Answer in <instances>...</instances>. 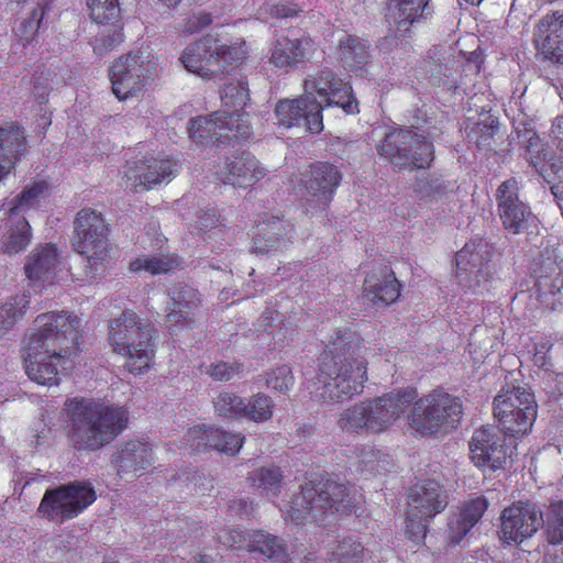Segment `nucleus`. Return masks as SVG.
Segmentation results:
<instances>
[{
  "instance_id": "44",
  "label": "nucleus",
  "mask_w": 563,
  "mask_h": 563,
  "mask_svg": "<svg viewBox=\"0 0 563 563\" xmlns=\"http://www.w3.org/2000/svg\"><path fill=\"white\" fill-rule=\"evenodd\" d=\"M245 398L231 390H222L214 399V409L219 416L244 417Z\"/></svg>"
},
{
  "instance_id": "32",
  "label": "nucleus",
  "mask_w": 563,
  "mask_h": 563,
  "mask_svg": "<svg viewBox=\"0 0 563 563\" xmlns=\"http://www.w3.org/2000/svg\"><path fill=\"white\" fill-rule=\"evenodd\" d=\"M217 537L224 545H231V548L236 545L250 551H260L265 556H276L283 550L282 544L274 536L265 534L262 530H257L246 538L242 530L221 529L217 532Z\"/></svg>"
},
{
  "instance_id": "24",
  "label": "nucleus",
  "mask_w": 563,
  "mask_h": 563,
  "mask_svg": "<svg viewBox=\"0 0 563 563\" xmlns=\"http://www.w3.org/2000/svg\"><path fill=\"white\" fill-rule=\"evenodd\" d=\"M432 13L431 0H389L386 18L398 36H409L413 25Z\"/></svg>"
},
{
  "instance_id": "31",
  "label": "nucleus",
  "mask_w": 563,
  "mask_h": 563,
  "mask_svg": "<svg viewBox=\"0 0 563 563\" xmlns=\"http://www.w3.org/2000/svg\"><path fill=\"white\" fill-rule=\"evenodd\" d=\"M217 537L224 545H231V548L236 545L250 551H260L265 556H276L283 550L282 544L274 536L265 534L262 530H257L246 538L242 530L221 529L217 532Z\"/></svg>"
},
{
  "instance_id": "26",
  "label": "nucleus",
  "mask_w": 563,
  "mask_h": 563,
  "mask_svg": "<svg viewBox=\"0 0 563 563\" xmlns=\"http://www.w3.org/2000/svg\"><path fill=\"white\" fill-rule=\"evenodd\" d=\"M533 40L543 57L563 65V11L542 16L536 26Z\"/></svg>"
},
{
  "instance_id": "33",
  "label": "nucleus",
  "mask_w": 563,
  "mask_h": 563,
  "mask_svg": "<svg viewBox=\"0 0 563 563\" xmlns=\"http://www.w3.org/2000/svg\"><path fill=\"white\" fill-rule=\"evenodd\" d=\"M489 506L485 496H476L471 500L464 501L457 512H455L449 522L448 538L453 544H459L468 531L477 525L481 517Z\"/></svg>"
},
{
  "instance_id": "40",
  "label": "nucleus",
  "mask_w": 563,
  "mask_h": 563,
  "mask_svg": "<svg viewBox=\"0 0 563 563\" xmlns=\"http://www.w3.org/2000/svg\"><path fill=\"white\" fill-rule=\"evenodd\" d=\"M340 57L350 71L362 74L369 58L368 44L356 36H346L340 43Z\"/></svg>"
},
{
  "instance_id": "27",
  "label": "nucleus",
  "mask_w": 563,
  "mask_h": 563,
  "mask_svg": "<svg viewBox=\"0 0 563 563\" xmlns=\"http://www.w3.org/2000/svg\"><path fill=\"white\" fill-rule=\"evenodd\" d=\"M471 459L477 467L499 468L506 462V451L494 429H478L472 435Z\"/></svg>"
},
{
  "instance_id": "25",
  "label": "nucleus",
  "mask_w": 563,
  "mask_h": 563,
  "mask_svg": "<svg viewBox=\"0 0 563 563\" xmlns=\"http://www.w3.org/2000/svg\"><path fill=\"white\" fill-rule=\"evenodd\" d=\"M14 198L7 199L0 208V222L5 233L1 240V251L16 254L27 247L32 241V227L20 210L12 208Z\"/></svg>"
},
{
  "instance_id": "55",
  "label": "nucleus",
  "mask_w": 563,
  "mask_h": 563,
  "mask_svg": "<svg viewBox=\"0 0 563 563\" xmlns=\"http://www.w3.org/2000/svg\"><path fill=\"white\" fill-rule=\"evenodd\" d=\"M297 12V7H291V4H276L272 8L273 16H294Z\"/></svg>"
},
{
  "instance_id": "8",
  "label": "nucleus",
  "mask_w": 563,
  "mask_h": 563,
  "mask_svg": "<svg viewBox=\"0 0 563 563\" xmlns=\"http://www.w3.org/2000/svg\"><path fill=\"white\" fill-rule=\"evenodd\" d=\"M159 73L158 58L150 47H140L113 59L108 69L118 100L139 99Z\"/></svg>"
},
{
  "instance_id": "45",
  "label": "nucleus",
  "mask_w": 563,
  "mask_h": 563,
  "mask_svg": "<svg viewBox=\"0 0 563 563\" xmlns=\"http://www.w3.org/2000/svg\"><path fill=\"white\" fill-rule=\"evenodd\" d=\"M544 525L549 542H563V501H555L548 507Z\"/></svg>"
},
{
  "instance_id": "43",
  "label": "nucleus",
  "mask_w": 563,
  "mask_h": 563,
  "mask_svg": "<svg viewBox=\"0 0 563 563\" xmlns=\"http://www.w3.org/2000/svg\"><path fill=\"white\" fill-rule=\"evenodd\" d=\"M275 402L269 395L256 393L245 398L244 417L254 422H266L274 416Z\"/></svg>"
},
{
  "instance_id": "17",
  "label": "nucleus",
  "mask_w": 563,
  "mask_h": 563,
  "mask_svg": "<svg viewBox=\"0 0 563 563\" xmlns=\"http://www.w3.org/2000/svg\"><path fill=\"white\" fill-rule=\"evenodd\" d=\"M178 168V162L169 156L130 161L122 169V183L134 190H150L161 183H169Z\"/></svg>"
},
{
  "instance_id": "49",
  "label": "nucleus",
  "mask_w": 563,
  "mask_h": 563,
  "mask_svg": "<svg viewBox=\"0 0 563 563\" xmlns=\"http://www.w3.org/2000/svg\"><path fill=\"white\" fill-rule=\"evenodd\" d=\"M242 366L239 362H213L206 368V373L213 377V379H218L219 382H227V379H232L235 374L240 373Z\"/></svg>"
},
{
  "instance_id": "60",
  "label": "nucleus",
  "mask_w": 563,
  "mask_h": 563,
  "mask_svg": "<svg viewBox=\"0 0 563 563\" xmlns=\"http://www.w3.org/2000/svg\"><path fill=\"white\" fill-rule=\"evenodd\" d=\"M221 297H222L223 299H224V297H227V292H225V290H222Z\"/></svg>"
},
{
  "instance_id": "59",
  "label": "nucleus",
  "mask_w": 563,
  "mask_h": 563,
  "mask_svg": "<svg viewBox=\"0 0 563 563\" xmlns=\"http://www.w3.org/2000/svg\"><path fill=\"white\" fill-rule=\"evenodd\" d=\"M465 2H468V3H479V2H482V0H465Z\"/></svg>"
},
{
  "instance_id": "1",
  "label": "nucleus",
  "mask_w": 563,
  "mask_h": 563,
  "mask_svg": "<svg viewBox=\"0 0 563 563\" xmlns=\"http://www.w3.org/2000/svg\"><path fill=\"white\" fill-rule=\"evenodd\" d=\"M415 387L391 390L375 400L353 405L341 416L339 423L346 431H383L397 421L413 402L408 417L412 430L420 434L445 433L456 428L463 417V404L446 390L434 389L417 400Z\"/></svg>"
},
{
  "instance_id": "35",
  "label": "nucleus",
  "mask_w": 563,
  "mask_h": 563,
  "mask_svg": "<svg viewBox=\"0 0 563 563\" xmlns=\"http://www.w3.org/2000/svg\"><path fill=\"white\" fill-rule=\"evenodd\" d=\"M264 175V167L254 156H242L225 164L219 172V179L233 186H249Z\"/></svg>"
},
{
  "instance_id": "4",
  "label": "nucleus",
  "mask_w": 563,
  "mask_h": 563,
  "mask_svg": "<svg viewBox=\"0 0 563 563\" xmlns=\"http://www.w3.org/2000/svg\"><path fill=\"white\" fill-rule=\"evenodd\" d=\"M369 347L352 330H338L329 339L319 362V395L325 401H343L362 391L368 379Z\"/></svg>"
},
{
  "instance_id": "52",
  "label": "nucleus",
  "mask_w": 563,
  "mask_h": 563,
  "mask_svg": "<svg viewBox=\"0 0 563 563\" xmlns=\"http://www.w3.org/2000/svg\"><path fill=\"white\" fill-rule=\"evenodd\" d=\"M212 22L211 15L209 13H206V11H198L197 13H194L187 22H185L183 26L184 32H196L200 31V29L207 27L209 23Z\"/></svg>"
},
{
  "instance_id": "63",
  "label": "nucleus",
  "mask_w": 563,
  "mask_h": 563,
  "mask_svg": "<svg viewBox=\"0 0 563 563\" xmlns=\"http://www.w3.org/2000/svg\"><path fill=\"white\" fill-rule=\"evenodd\" d=\"M15 2H21V0H15Z\"/></svg>"
},
{
  "instance_id": "15",
  "label": "nucleus",
  "mask_w": 563,
  "mask_h": 563,
  "mask_svg": "<svg viewBox=\"0 0 563 563\" xmlns=\"http://www.w3.org/2000/svg\"><path fill=\"white\" fill-rule=\"evenodd\" d=\"M382 156L399 168L417 166L424 168L433 158V145L412 130H394L377 145Z\"/></svg>"
},
{
  "instance_id": "57",
  "label": "nucleus",
  "mask_w": 563,
  "mask_h": 563,
  "mask_svg": "<svg viewBox=\"0 0 563 563\" xmlns=\"http://www.w3.org/2000/svg\"><path fill=\"white\" fill-rule=\"evenodd\" d=\"M276 234L277 233L274 232V227H272V232L266 235V239H272V241L274 243L272 249H277V247H279V245H282V242L278 238H276ZM268 243H271L269 240H268Z\"/></svg>"
},
{
  "instance_id": "22",
  "label": "nucleus",
  "mask_w": 563,
  "mask_h": 563,
  "mask_svg": "<svg viewBox=\"0 0 563 563\" xmlns=\"http://www.w3.org/2000/svg\"><path fill=\"white\" fill-rule=\"evenodd\" d=\"M517 179H506L499 185L496 194L499 218L510 233H521L532 219L531 210L522 203L518 196Z\"/></svg>"
},
{
  "instance_id": "58",
  "label": "nucleus",
  "mask_w": 563,
  "mask_h": 563,
  "mask_svg": "<svg viewBox=\"0 0 563 563\" xmlns=\"http://www.w3.org/2000/svg\"><path fill=\"white\" fill-rule=\"evenodd\" d=\"M161 2L173 8V5H177V3L181 2V0H161Z\"/></svg>"
},
{
  "instance_id": "62",
  "label": "nucleus",
  "mask_w": 563,
  "mask_h": 563,
  "mask_svg": "<svg viewBox=\"0 0 563 563\" xmlns=\"http://www.w3.org/2000/svg\"><path fill=\"white\" fill-rule=\"evenodd\" d=\"M108 563H117L115 561H108Z\"/></svg>"
},
{
  "instance_id": "37",
  "label": "nucleus",
  "mask_w": 563,
  "mask_h": 563,
  "mask_svg": "<svg viewBox=\"0 0 563 563\" xmlns=\"http://www.w3.org/2000/svg\"><path fill=\"white\" fill-rule=\"evenodd\" d=\"M532 272L542 294L560 290V267L554 251L548 250L541 253L532 264Z\"/></svg>"
},
{
  "instance_id": "18",
  "label": "nucleus",
  "mask_w": 563,
  "mask_h": 563,
  "mask_svg": "<svg viewBox=\"0 0 563 563\" xmlns=\"http://www.w3.org/2000/svg\"><path fill=\"white\" fill-rule=\"evenodd\" d=\"M327 507L332 511H340V514L351 510L352 503L346 487L333 486L331 492H320L316 495L314 487L306 486L284 510L299 521V519L310 516L312 510Z\"/></svg>"
},
{
  "instance_id": "54",
  "label": "nucleus",
  "mask_w": 563,
  "mask_h": 563,
  "mask_svg": "<svg viewBox=\"0 0 563 563\" xmlns=\"http://www.w3.org/2000/svg\"><path fill=\"white\" fill-rule=\"evenodd\" d=\"M273 245L274 243L272 239H267V235H264L263 238L257 235V238H254L252 250L254 252H258L260 254H264V252L272 251Z\"/></svg>"
},
{
  "instance_id": "16",
  "label": "nucleus",
  "mask_w": 563,
  "mask_h": 563,
  "mask_svg": "<svg viewBox=\"0 0 563 563\" xmlns=\"http://www.w3.org/2000/svg\"><path fill=\"white\" fill-rule=\"evenodd\" d=\"M499 539L505 544H521L525 540L536 536L542 525L544 515L536 504L515 501L505 507L500 515Z\"/></svg>"
},
{
  "instance_id": "50",
  "label": "nucleus",
  "mask_w": 563,
  "mask_h": 563,
  "mask_svg": "<svg viewBox=\"0 0 563 563\" xmlns=\"http://www.w3.org/2000/svg\"><path fill=\"white\" fill-rule=\"evenodd\" d=\"M45 16V8L42 4H37L36 8L33 9L31 18L27 21L22 22L19 27V36L24 40H33L36 36L37 30L41 25L43 18Z\"/></svg>"
},
{
  "instance_id": "10",
  "label": "nucleus",
  "mask_w": 563,
  "mask_h": 563,
  "mask_svg": "<svg viewBox=\"0 0 563 563\" xmlns=\"http://www.w3.org/2000/svg\"><path fill=\"white\" fill-rule=\"evenodd\" d=\"M492 254V247L483 239L466 242L455 254V280L466 294L489 290L495 276Z\"/></svg>"
},
{
  "instance_id": "56",
  "label": "nucleus",
  "mask_w": 563,
  "mask_h": 563,
  "mask_svg": "<svg viewBox=\"0 0 563 563\" xmlns=\"http://www.w3.org/2000/svg\"><path fill=\"white\" fill-rule=\"evenodd\" d=\"M552 134L558 141L561 152H563V115L556 117L552 125Z\"/></svg>"
},
{
  "instance_id": "2",
  "label": "nucleus",
  "mask_w": 563,
  "mask_h": 563,
  "mask_svg": "<svg viewBox=\"0 0 563 563\" xmlns=\"http://www.w3.org/2000/svg\"><path fill=\"white\" fill-rule=\"evenodd\" d=\"M81 321L70 312H45L24 339L22 358L27 376L40 385H59L73 367L71 349L79 343Z\"/></svg>"
},
{
  "instance_id": "3",
  "label": "nucleus",
  "mask_w": 563,
  "mask_h": 563,
  "mask_svg": "<svg viewBox=\"0 0 563 563\" xmlns=\"http://www.w3.org/2000/svg\"><path fill=\"white\" fill-rule=\"evenodd\" d=\"M328 106H340L349 114L360 111L352 86L336 78L330 68H322L305 79L302 96L277 102V123L283 128L305 125L310 133H320L324 128L323 109Z\"/></svg>"
},
{
  "instance_id": "42",
  "label": "nucleus",
  "mask_w": 563,
  "mask_h": 563,
  "mask_svg": "<svg viewBox=\"0 0 563 563\" xmlns=\"http://www.w3.org/2000/svg\"><path fill=\"white\" fill-rule=\"evenodd\" d=\"M179 261L174 255H140L130 262L133 272H148L150 274H163L178 267Z\"/></svg>"
},
{
  "instance_id": "48",
  "label": "nucleus",
  "mask_w": 563,
  "mask_h": 563,
  "mask_svg": "<svg viewBox=\"0 0 563 563\" xmlns=\"http://www.w3.org/2000/svg\"><path fill=\"white\" fill-rule=\"evenodd\" d=\"M266 387L280 394H286L295 384V377L290 367L279 366L271 369L264 376Z\"/></svg>"
},
{
  "instance_id": "23",
  "label": "nucleus",
  "mask_w": 563,
  "mask_h": 563,
  "mask_svg": "<svg viewBox=\"0 0 563 563\" xmlns=\"http://www.w3.org/2000/svg\"><path fill=\"white\" fill-rule=\"evenodd\" d=\"M155 462L152 444L131 439L113 453L111 463L121 478H135Z\"/></svg>"
},
{
  "instance_id": "5",
  "label": "nucleus",
  "mask_w": 563,
  "mask_h": 563,
  "mask_svg": "<svg viewBox=\"0 0 563 563\" xmlns=\"http://www.w3.org/2000/svg\"><path fill=\"white\" fill-rule=\"evenodd\" d=\"M71 422L70 439L77 448L99 450L125 430L129 413L121 405L71 398L64 405Z\"/></svg>"
},
{
  "instance_id": "51",
  "label": "nucleus",
  "mask_w": 563,
  "mask_h": 563,
  "mask_svg": "<svg viewBox=\"0 0 563 563\" xmlns=\"http://www.w3.org/2000/svg\"><path fill=\"white\" fill-rule=\"evenodd\" d=\"M551 345L549 341H538L537 343L532 344V349L529 350V353L531 355V361L537 365L539 368H549L551 365L550 361V352Z\"/></svg>"
},
{
  "instance_id": "46",
  "label": "nucleus",
  "mask_w": 563,
  "mask_h": 563,
  "mask_svg": "<svg viewBox=\"0 0 563 563\" xmlns=\"http://www.w3.org/2000/svg\"><path fill=\"white\" fill-rule=\"evenodd\" d=\"M363 556V544L357 539L346 538L338 544L329 563H361Z\"/></svg>"
},
{
  "instance_id": "7",
  "label": "nucleus",
  "mask_w": 563,
  "mask_h": 563,
  "mask_svg": "<svg viewBox=\"0 0 563 563\" xmlns=\"http://www.w3.org/2000/svg\"><path fill=\"white\" fill-rule=\"evenodd\" d=\"M108 341L113 352L123 357L129 373L146 374L153 367L156 353L152 338L133 310H124L110 321Z\"/></svg>"
},
{
  "instance_id": "41",
  "label": "nucleus",
  "mask_w": 563,
  "mask_h": 563,
  "mask_svg": "<svg viewBox=\"0 0 563 563\" xmlns=\"http://www.w3.org/2000/svg\"><path fill=\"white\" fill-rule=\"evenodd\" d=\"M30 292L10 296L0 303V336L14 328L30 306Z\"/></svg>"
},
{
  "instance_id": "38",
  "label": "nucleus",
  "mask_w": 563,
  "mask_h": 563,
  "mask_svg": "<svg viewBox=\"0 0 563 563\" xmlns=\"http://www.w3.org/2000/svg\"><path fill=\"white\" fill-rule=\"evenodd\" d=\"M52 194V188L45 179H37L30 185H26L21 194L13 198L12 208L19 209L25 217V213L33 211V209L45 208L48 203V198Z\"/></svg>"
},
{
  "instance_id": "13",
  "label": "nucleus",
  "mask_w": 563,
  "mask_h": 563,
  "mask_svg": "<svg viewBox=\"0 0 563 563\" xmlns=\"http://www.w3.org/2000/svg\"><path fill=\"white\" fill-rule=\"evenodd\" d=\"M446 504L448 496L439 482H420L413 486L408 497L407 533L409 539L417 544L422 542L427 534L424 519L444 510Z\"/></svg>"
},
{
  "instance_id": "11",
  "label": "nucleus",
  "mask_w": 563,
  "mask_h": 563,
  "mask_svg": "<svg viewBox=\"0 0 563 563\" xmlns=\"http://www.w3.org/2000/svg\"><path fill=\"white\" fill-rule=\"evenodd\" d=\"M494 415L505 433L527 434L538 418L536 396L521 386L503 389L494 398Z\"/></svg>"
},
{
  "instance_id": "21",
  "label": "nucleus",
  "mask_w": 563,
  "mask_h": 563,
  "mask_svg": "<svg viewBox=\"0 0 563 563\" xmlns=\"http://www.w3.org/2000/svg\"><path fill=\"white\" fill-rule=\"evenodd\" d=\"M342 174L335 165L319 162L310 166L305 180L303 198L310 208H327L333 199Z\"/></svg>"
},
{
  "instance_id": "29",
  "label": "nucleus",
  "mask_w": 563,
  "mask_h": 563,
  "mask_svg": "<svg viewBox=\"0 0 563 563\" xmlns=\"http://www.w3.org/2000/svg\"><path fill=\"white\" fill-rule=\"evenodd\" d=\"M26 151L27 141L22 128L11 122L0 126V183L12 174Z\"/></svg>"
},
{
  "instance_id": "61",
  "label": "nucleus",
  "mask_w": 563,
  "mask_h": 563,
  "mask_svg": "<svg viewBox=\"0 0 563 563\" xmlns=\"http://www.w3.org/2000/svg\"><path fill=\"white\" fill-rule=\"evenodd\" d=\"M305 563H311L310 559H306Z\"/></svg>"
},
{
  "instance_id": "28",
  "label": "nucleus",
  "mask_w": 563,
  "mask_h": 563,
  "mask_svg": "<svg viewBox=\"0 0 563 563\" xmlns=\"http://www.w3.org/2000/svg\"><path fill=\"white\" fill-rule=\"evenodd\" d=\"M185 442L192 451H200L210 445L222 453L235 454L243 448L244 438L240 433H230L225 430L194 427L185 434Z\"/></svg>"
},
{
  "instance_id": "14",
  "label": "nucleus",
  "mask_w": 563,
  "mask_h": 563,
  "mask_svg": "<svg viewBox=\"0 0 563 563\" xmlns=\"http://www.w3.org/2000/svg\"><path fill=\"white\" fill-rule=\"evenodd\" d=\"M97 494L93 487L86 482H73L68 486L57 487L45 492L38 504V516L51 521H65L78 516L80 511L96 501Z\"/></svg>"
},
{
  "instance_id": "12",
  "label": "nucleus",
  "mask_w": 563,
  "mask_h": 563,
  "mask_svg": "<svg viewBox=\"0 0 563 563\" xmlns=\"http://www.w3.org/2000/svg\"><path fill=\"white\" fill-rule=\"evenodd\" d=\"M108 228L101 213L84 208L75 220L74 246L86 257L90 274L99 272L108 258Z\"/></svg>"
},
{
  "instance_id": "47",
  "label": "nucleus",
  "mask_w": 563,
  "mask_h": 563,
  "mask_svg": "<svg viewBox=\"0 0 563 563\" xmlns=\"http://www.w3.org/2000/svg\"><path fill=\"white\" fill-rule=\"evenodd\" d=\"M282 472L279 467H261L251 477L253 484L263 493L277 494L282 486Z\"/></svg>"
},
{
  "instance_id": "19",
  "label": "nucleus",
  "mask_w": 563,
  "mask_h": 563,
  "mask_svg": "<svg viewBox=\"0 0 563 563\" xmlns=\"http://www.w3.org/2000/svg\"><path fill=\"white\" fill-rule=\"evenodd\" d=\"M88 7L95 22L109 26V32L103 31L93 46L98 56H104L124 40L122 11L118 0H89Z\"/></svg>"
},
{
  "instance_id": "34",
  "label": "nucleus",
  "mask_w": 563,
  "mask_h": 563,
  "mask_svg": "<svg viewBox=\"0 0 563 563\" xmlns=\"http://www.w3.org/2000/svg\"><path fill=\"white\" fill-rule=\"evenodd\" d=\"M523 142L530 154V162L539 174L551 184V191L556 199H563V165L550 164L548 167L543 164V159L548 157V151L540 144V139L534 132H526L522 135Z\"/></svg>"
},
{
  "instance_id": "36",
  "label": "nucleus",
  "mask_w": 563,
  "mask_h": 563,
  "mask_svg": "<svg viewBox=\"0 0 563 563\" xmlns=\"http://www.w3.org/2000/svg\"><path fill=\"white\" fill-rule=\"evenodd\" d=\"M364 296L373 302L390 305L400 296V284L391 271L372 273L364 282Z\"/></svg>"
},
{
  "instance_id": "30",
  "label": "nucleus",
  "mask_w": 563,
  "mask_h": 563,
  "mask_svg": "<svg viewBox=\"0 0 563 563\" xmlns=\"http://www.w3.org/2000/svg\"><path fill=\"white\" fill-rule=\"evenodd\" d=\"M62 265L60 251L55 244H42L31 251L24 269L27 279L33 283H45L55 279Z\"/></svg>"
},
{
  "instance_id": "53",
  "label": "nucleus",
  "mask_w": 563,
  "mask_h": 563,
  "mask_svg": "<svg viewBox=\"0 0 563 563\" xmlns=\"http://www.w3.org/2000/svg\"><path fill=\"white\" fill-rule=\"evenodd\" d=\"M219 222V218L217 216L216 210H207V212L202 213L199 218L198 228L199 229H209L217 225Z\"/></svg>"
},
{
  "instance_id": "39",
  "label": "nucleus",
  "mask_w": 563,
  "mask_h": 563,
  "mask_svg": "<svg viewBox=\"0 0 563 563\" xmlns=\"http://www.w3.org/2000/svg\"><path fill=\"white\" fill-rule=\"evenodd\" d=\"M170 300L172 307L167 314L169 325H176L181 319H190L191 312L200 305L197 290L189 285H183L172 290Z\"/></svg>"
},
{
  "instance_id": "6",
  "label": "nucleus",
  "mask_w": 563,
  "mask_h": 563,
  "mask_svg": "<svg viewBox=\"0 0 563 563\" xmlns=\"http://www.w3.org/2000/svg\"><path fill=\"white\" fill-rule=\"evenodd\" d=\"M247 100L249 89L244 81L225 85L221 91L222 109L190 121L189 135L192 142H227L233 137L249 136L250 125L243 119Z\"/></svg>"
},
{
  "instance_id": "20",
  "label": "nucleus",
  "mask_w": 563,
  "mask_h": 563,
  "mask_svg": "<svg viewBox=\"0 0 563 563\" xmlns=\"http://www.w3.org/2000/svg\"><path fill=\"white\" fill-rule=\"evenodd\" d=\"M317 48L311 36H279L269 48L268 63L275 68L289 71L312 59Z\"/></svg>"
},
{
  "instance_id": "9",
  "label": "nucleus",
  "mask_w": 563,
  "mask_h": 563,
  "mask_svg": "<svg viewBox=\"0 0 563 563\" xmlns=\"http://www.w3.org/2000/svg\"><path fill=\"white\" fill-rule=\"evenodd\" d=\"M247 51L244 44L227 45L212 35L187 45L181 53L180 60L184 67L192 74L210 79L214 75L223 74L234 68L245 59Z\"/></svg>"
}]
</instances>
